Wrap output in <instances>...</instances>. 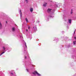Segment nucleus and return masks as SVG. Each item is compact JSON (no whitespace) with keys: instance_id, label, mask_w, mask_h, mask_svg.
I'll list each match as a JSON object with an SVG mask.
<instances>
[{"instance_id":"obj_19","label":"nucleus","mask_w":76,"mask_h":76,"mask_svg":"<svg viewBox=\"0 0 76 76\" xmlns=\"http://www.w3.org/2000/svg\"><path fill=\"white\" fill-rule=\"evenodd\" d=\"M11 75H13V73H12V72L11 73Z\"/></svg>"},{"instance_id":"obj_23","label":"nucleus","mask_w":76,"mask_h":76,"mask_svg":"<svg viewBox=\"0 0 76 76\" xmlns=\"http://www.w3.org/2000/svg\"><path fill=\"white\" fill-rule=\"evenodd\" d=\"M26 32H27V31H28V29L26 30Z\"/></svg>"},{"instance_id":"obj_6","label":"nucleus","mask_w":76,"mask_h":76,"mask_svg":"<svg viewBox=\"0 0 76 76\" xmlns=\"http://www.w3.org/2000/svg\"><path fill=\"white\" fill-rule=\"evenodd\" d=\"M12 32H15V28L14 27H13L12 28Z\"/></svg>"},{"instance_id":"obj_14","label":"nucleus","mask_w":76,"mask_h":76,"mask_svg":"<svg viewBox=\"0 0 76 76\" xmlns=\"http://www.w3.org/2000/svg\"><path fill=\"white\" fill-rule=\"evenodd\" d=\"M5 53V52H4L3 53H1V54H0V56L1 55H2V54H4V53Z\"/></svg>"},{"instance_id":"obj_15","label":"nucleus","mask_w":76,"mask_h":76,"mask_svg":"<svg viewBox=\"0 0 76 76\" xmlns=\"http://www.w3.org/2000/svg\"><path fill=\"white\" fill-rule=\"evenodd\" d=\"M71 14H72L73 13V10L72 9L71 10Z\"/></svg>"},{"instance_id":"obj_5","label":"nucleus","mask_w":76,"mask_h":76,"mask_svg":"<svg viewBox=\"0 0 76 76\" xmlns=\"http://www.w3.org/2000/svg\"><path fill=\"white\" fill-rule=\"evenodd\" d=\"M47 3L44 2L43 4V6H44V7H45V6H47Z\"/></svg>"},{"instance_id":"obj_26","label":"nucleus","mask_w":76,"mask_h":76,"mask_svg":"<svg viewBox=\"0 0 76 76\" xmlns=\"http://www.w3.org/2000/svg\"><path fill=\"white\" fill-rule=\"evenodd\" d=\"M11 72H12V71H11Z\"/></svg>"},{"instance_id":"obj_4","label":"nucleus","mask_w":76,"mask_h":76,"mask_svg":"<svg viewBox=\"0 0 76 76\" xmlns=\"http://www.w3.org/2000/svg\"><path fill=\"white\" fill-rule=\"evenodd\" d=\"M19 14L20 15V19H21L22 17V13L21 9H20L19 10Z\"/></svg>"},{"instance_id":"obj_22","label":"nucleus","mask_w":76,"mask_h":76,"mask_svg":"<svg viewBox=\"0 0 76 76\" xmlns=\"http://www.w3.org/2000/svg\"><path fill=\"white\" fill-rule=\"evenodd\" d=\"M75 39H76V37H75Z\"/></svg>"},{"instance_id":"obj_12","label":"nucleus","mask_w":76,"mask_h":76,"mask_svg":"<svg viewBox=\"0 0 76 76\" xmlns=\"http://www.w3.org/2000/svg\"><path fill=\"white\" fill-rule=\"evenodd\" d=\"M26 21L27 23H28V19L27 18H26Z\"/></svg>"},{"instance_id":"obj_2","label":"nucleus","mask_w":76,"mask_h":76,"mask_svg":"<svg viewBox=\"0 0 76 76\" xmlns=\"http://www.w3.org/2000/svg\"><path fill=\"white\" fill-rule=\"evenodd\" d=\"M23 43L25 45V48L24 50L23 53H25V54H26L27 53V51H26V50H27V46H26V42H25L24 41H23Z\"/></svg>"},{"instance_id":"obj_11","label":"nucleus","mask_w":76,"mask_h":76,"mask_svg":"<svg viewBox=\"0 0 76 76\" xmlns=\"http://www.w3.org/2000/svg\"><path fill=\"white\" fill-rule=\"evenodd\" d=\"M2 27V25H1V23L0 22V29Z\"/></svg>"},{"instance_id":"obj_1","label":"nucleus","mask_w":76,"mask_h":76,"mask_svg":"<svg viewBox=\"0 0 76 76\" xmlns=\"http://www.w3.org/2000/svg\"><path fill=\"white\" fill-rule=\"evenodd\" d=\"M47 11L48 13H50V14H51V15L49 16V17L53 18H54V16H52L51 15L53 13H54V11H53L52 9H50L49 8L48 9Z\"/></svg>"},{"instance_id":"obj_7","label":"nucleus","mask_w":76,"mask_h":76,"mask_svg":"<svg viewBox=\"0 0 76 76\" xmlns=\"http://www.w3.org/2000/svg\"><path fill=\"white\" fill-rule=\"evenodd\" d=\"M2 48L4 51H6V48L3 47Z\"/></svg>"},{"instance_id":"obj_18","label":"nucleus","mask_w":76,"mask_h":76,"mask_svg":"<svg viewBox=\"0 0 76 76\" xmlns=\"http://www.w3.org/2000/svg\"><path fill=\"white\" fill-rule=\"evenodd\" d=\"M28 29H30V27H29V26L28 27Z\"/></svg>"},{"instance_id":"obj_17","label":"nucleus","mask_w":76,"mask_h":76,"mask_svg":"<svg viewBox=\"0 0 76 76\" xmlns=\"http://www.w3.org/2000/svg\"><path fill=\"white\" fill-rule=\"evenodd\" d=\"M24 59H26V56H25V58H24Z\"/></svg>"},{"instance_id":"obj_9","label":"nucleus","mask_w":76,"mask_h":76,"mask_svg":"<svg viewBox=\"0 0 76 76\" xmlns=\"http://www.w3.org/2000/svg\"><path fill=\"white\" fill-rule=\"evenodd\" d=\"M33 9L32 8H31L30 9V11L31 12H33Z\"/></svg>"},{"instance_id":"obj_24","label":"nucleus","mask_w":76,"mask_h":76,"mask_svg":"<svg viewBox=\"0 0 76 76\" xmlns=\"http://www.w3.org/2000/svg\"><path fill=\"white\" fill-rule=\"evenodd\" d=\"M37 22H39V21H37Z\"/></svg>"},{"instance_id":"obj_21","label":"nucleus","mask_w":76,"mask_h":76,"mask_svg":"<svg viewBox=\"0 0 76 76\" xmlns=\"http://www.w3.org/2000/svg\"><path fill=\"white\" fill-rule=\"evenodd\" d=\"M74 34H75V31L74 32Z\"/></svg>"},{"instance_id":"obj_10","label":"nucleus","mask_w":76,"mask_h":76,"mask_svg":"<svg viewBox=\"0 0 76 76\" xmlns=\"http://www.w3.org/2000/svg\"><path fill=\"white\" fill-rule=\"evenodd\" d=\"M69 23H71L72 22V20L69 19Z\"/></svg>"},{"instance_id":"obj_20","label":"nucleus","mask_w":76,"mask_h":76,"mask_svg":"<svg viewBox=\"0 0 76 76\" xmlns=\"http://www.w3.org/2000/svg\"><path fill=\"white\" fill-rule=\"evenodd\" d=\"M26 70L28 72V69H26Z\"/></svg>"},{"instance_id":"obj_25","label":"nucleus","mask_w":76,"mask_h":76,"mask_svg":"<svg viewBox=\"0 0 76 76\" xmlns=\"http://www.w3.org/2000/svg\"><path fill=\"white\" fill-rule=\"evenodd\" d=\"M7 23V21H6V23Z\"/></svg>"},{"instance_id":"obj_3","label":"nucleus","mask_w":76,"mask_h":76,"mask_svg":"<svg viewBox=\"0 0 76 76\" xmlns=\"http://www.w3.org/2000/svg\"><path fill=\"white\" fill-rule=\"evenodd\" d=\"M33 75H35L36 74H37V76H41V75L39 74V73H38V72H37V71H34V72H33Z\"/></svg>"},{"instance_id":"obj_8","label":"nucleus","mask_w":76,"mask_h":76,"mask_svg":"<svg viewBox=\"0 0 76 76\" xmlns=\"http://www.w3.org/2000/svg\"><path fill=\"white\" fill-rule=\"evenodd\" d=\"M33 28L34 29V30L35 31H37V27H33Z\"/></svg>"},{"instance_id":"obj_27","label":"nucleus","mask_w":76,"mask_h":76,"mask_svg":"<svg viewBox=\"0 0 76 76\" xmlns=\"http://www.w3.org/2000/svg\"><path fill=\"white\" fill-rule=\"evenodd\" d=\"M51 1V2H52V1Z\"/></svg>"},{"instance_id":"obj_13","label":"nucleus","mask_w":76,"mask_h":76,"mask_svg":"<svg viewBox=\"0 0 76 76\" xmlns=\"http://www.w3.org/2000/svg\"><path fill=\"white\" fill-rule=\"evenodd\" d=\"M76 44V41H75L74 42H73V44L74 45H75Z\"/></svg>"},{"instance_id":"obj_16","label":"nucleus","mask_w":76,"mask_h":76,"mask_svg":"<svg viewBox=\"0 0 76 76\" xmlns=\"http://www.w3.org/2000/svg\"><path fill=\"white\" fill-rule=\"evenodd\" d=\"M25 1L27 3H28V0H25Z\"/></svg>"}]
</instances>
